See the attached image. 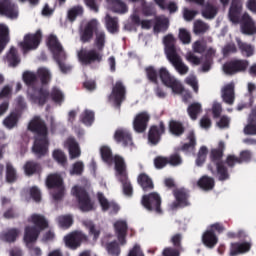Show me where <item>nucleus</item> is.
<instances>
[{
	"label": "nucleus",
	"mask_w": 256,
	"mask_h": 256,
	"mask_svg": "<svg viewBox=\"0 0 256 256\" xmlns=\"http://www.w3.org/2000/svg\"><path fill=\"white\" fill-rule=\"evenodd\" d=\"M49 97H51L54 103H58L59 105L65 101V96L63 95V92L59 90V88H53L51 93L49 92Z\"/></svg>",
	"instance_id": "bf43d9fd"
},
{
	"label": "nucleus",
	"mask_w": 256,
	"mask_h": 256,
	"mask_svg": "<svg viewBox=\"0 0 256 256\" xmlns=\"http://www.w3.org/2000/svg\"><path fill=\"white\" fill-rule=\"evenodd\" d=\"M170 243H172L173 247H175L176 249H180V251H182L183 249V234L181 233H176L174 235H172V237L170 238Z\"/></svg>",
	"instance_id": "680f3d73"
},
{
	"label": "nucleus",
	"mask_w": 256,
	"mask_h": 256,
	"mask_svg": "<svg viewBox=\"0 0 256 256\" xmlns=\"http://www.w3.org/2000/svg\"><path fill=\"white\" fill-rule=\"evenodd\" d=\"M52 157L54 161L58 162L59 165H62V167H65L67 165V156L65 155V152H63L62 150H54L52 153Z\"/></svg>",
	"instance_id": "13d9d810"
},
{
	"label": "nucleus",
	"mask_w": 256,
	"mask_h": 256,
	"mask_svg": "<svg viewBox=\"0 0 256 256\" xmlns=\"http://www.w3.org/2000/svg\"><path fill=\"white\" fill-rule=\"evenodd\" d=\"M77 57L81 65L86 67L89 65H95V63H101L103 61V53L97 49H85L82 48L77 53Z\"/></svg>",
	"instance_id": "0eeeda50"
},
{
	"label": "nucleus",
	"mask_w": 256,
	"mask_h": 256,
	"mask_svg": "<svg viewBox=\"0 0 256 256\" xmlns=\"http://www.w3.org/2000/svg\"><path fill=\"white\" fill-rule=\"evenodd\" d=\"M202 243L208 249H213V248H215V245H217L219 243V237H217V234H215V232H213V230L207 229L202 234Z\"/></svg>",
	"instance_id": "cd10ccee"
},
{
	"label": "nucleus",
	"mask_w": 256,
	"mask_h": 256,
	"mask_svg": "<svg viewBox=\"0 0 256 256\" xmlns=\"http://www.w3.org/2000/svg\"><path fill=\"white\" fill-rule=\"evenodd\" d=\"M54 60L56 61L61 73H64V75H67V73H71L73 66L65 62L67 61L66 53L55 54Z\"/></svg>",
	"instance_id": "7c9ffc66"
},
{
	"label": "nucleus",
	"mask_w": 256,
	"mask_h": 256,
	"mask_svg": "<svg viewBox=\"0 0 256 256\" xmlns=\"http://www.w3.org/2000/svg\"><path fill=\"white\" fill-rule=\"evenodd\" d=\"M208 30H209V26L205 22L201 20H197L196 22H194V33L196 35L207 33Z\"/></svg>",
	"instance_id": "052dcab7"
},
{
	"label": "nucleus",
	"mask_w": 256,
	"mask_h": 256,
	"mask_svg": "<svg viewBox=\"0 0 256 256\" xmlns=\"http://www.w3.org/2000/svg\"><path fill=\"white\" fill-rule=\"evenodd\" d=\"M39 235H41V232L37 229V227L26 226L24 229V243H26V245L36 243V241L39 239Z\"/></svg>",
	"instance_id": "bb28decb"
},
{
	"label": "nucleus",
	"mask_w": 256,
	"mask_h": 256,
	"mask_svg": "<svg viewBox=\"0 0 256 256\" xmlns=\"http://www.w3.org/2000/svg\"><path fill=\"white\" fill-rule=\"evenodd\" d=\"M116 109H121L124 101L127 99V86L122 80H117L112 84V91L108 97Z\"/></svg>",
	"instance_id": "423d86ee"
},
{
	"label": "nucleus",
	"mask_w": 256,
	"mask_h": 256,
	"mask_svg": "<svg viewBox=\"0 0 256 256\" xmlns=\"http://www.w3.org/2000/svg\"><path fill=\"white\" fill-rule=\"evenodd\" d=\"M6 59L11 67H17V65L21 63L17 48L11 47L9 52L7 53Z\"/></svg>",
	"instance_id": "de8ad7c7"
},
{
	"label": "nucleus",
	"mask_w": 256,
	"mask_h": 256,
	"mask_svg": "<svg viewBox=\"0 0 256 256\" xmlns=\"http://www.w3.org/2000/svg\"><path fill=\"white\" fill-rule=\"evenodd\" d=\"M197 185L200 189H203V191H212L215 187V179L204 175L198 180Z\"/></svg>",
	"instance_id": "58836bf2"
},
{
	"label": "nucleus",
	"mask_w": 256,
	"mask_h": 256,
	"mask_svg": "<svg viewBox=\"0 0 256 256\" xmlns=\"http://www.w3.org/2000/svg\"><path fill=\"white\" fill-rule=\"evenodd\" d=\"M161 195L157 192H152L149 194H145L142 196L141 205L147 211H154L157 215H161L163 213V209H161Z\"/></svg>",
	"instance_id": "6e6552de"
},
{
	"label": "nucleus",
	"mask_w": 256,
	"mask_h": 256,
	"mask_svg": "<svg viewBox=\"0 0 256 256\" xmlns=\"http://www.w3.org/2000/svg\"><path fill=\"white\" fill-rule=\"evenodd\" d=\"M20 235L21 230L19 228H8L0 233V241L4 243H15Z\"/></svg>",
	"instance_id": "4be33fe9"
},
{
	"label": "nucleus",
	"mask_w": 256,
	"mask_h": 256,
	"mask_svg": "<svg viewBox=\"0 0 256 256\" xmlns=\"http://www.w3.org/2000/svg\"><path fill=\"white\" fill-rule=\"evenodd\" d=\"M107 3L109 5H111L112 7V11H114V13H127L128 9H127V4H125V2L121 1V0H106Z\"/></svg>",
	"instance_id": "49530a36"
},
{
	"label": "nucleus",
	"mask_w": 256,
	"mask_h": 256,
	"mask_svg": "<svg viewBox=\"0 0 256 256\" xmlns=\"http://www.w3.org/2000/svg\"><path fill=\"white\" fill-rule=\"evenodd\" d=\"M46 187L49 189H57L63 187V178L59 174H50L46 178Z\"/></svg>",
	"instance_id": "e433bc0d"
},
{
	"label": "nucleus",
	"mask_w": 256,
	"mask_h": 256,
	"mask_svg": "<svg viewBox=\"0 0 256 256\" xmlns=\"http://www.w3.org/2000/svg\"><path fill=\"white\" fill-rule=\"evenodd\" d=\"M80 121L84 125H88V127H91V125H93V122L95 121V112L87 109L84 110L80 116Z\"/></svg>",
	"instance_id": "864d4df0"
},
{
	"label": "nucleus",
	"mask_w": 256,
	"mask_h": 256,
	"mask_svg": "<svg viewBox=\"0 0 256 256\" xmlns=\"http://www.w3.org/2000/svg\"><path fill=\"white\" fill-rule=\"evenodd\" d=\"M19 175H17V169L13 166L11 162L6 163V183H17Z\"/></svg>",
	"instance_id": "ea45409f"
},
{
	"label": "nucleus",
	"mask_w": 256,
	"mask_h": 256,
	"mask_svg": "<svg viewBox=\"0 0 256 256\" xmlns=\"http://www.w3.org/2000/svg\"><path fill=\"white\" fill-rule=\"evenodd\" d=\"M225 153V142L220 141L218 147L211 149L210 151V163L208 164V171L212 173L214 177H217L218 181H229L231 174H229V168L223 161V155Z\"/></svg>",
	"instance_id": "7ed1b4c3"
},
{
	"label": "nucleus",
	"mask_w": 256,
	"mask_h": 256,
	"mask_svg": "<svg viewBox=\"0 0 256 256\" xmlns=\"http://www.w3.org/2000/svg\"><path fill=\"white\" fill-rule=\"evenodd\" d=\"M29 195L31 199L35 201V203H41V190L37 186H32L29 189Z\"/></svg>",
	"instance_id": "338daca9"
},
{
	"label": "nucleus",
	"mask_w": 256,
	"mask_h": 256,
	"mask_svg": "<svg viewBox=\"0 0 256 256\" xmlns=\"http://www.w3.org/2000/svg\"><path fill=\"white\" fill-rule=\"evenodd\" d=\"M73 197L76 198L78 208L82 213H89L95 211V202L91 199V195L87 192L85 187L74 186L71 191Z\"/></svg>",
	"instance_id": "39448f33"
},
{
	"label": "nucleus",
	"mask_w": 256,
	"mask_h": 256,
	"mask_svg": "<svg viewBox=\"0 0 256 256\" xmlns=\"http://www.w3.org/2000/svg\"><path fill=\"white\" fill-rule=\"evenodd\" d=\"M21 118V113L15 110L12 111L4 120L3 125L6 129H15L19 124V119Z\"/></svg>",
	"instance_id": "72a5a7b5"
},
{
	"label": "nucleus",
	"mask_w": 256,
	"mask_h": 256,
	"mask_svg": "<svg viewBox=\"0 0 256 256\" xmlns=\"http://www.w3.org/2000/svg\"><path fill=\"white\" fill-rule=\"evenodd\" d=\"M165 131L166 128L163 121H161L159 125L150 126L148 131V143L153 146L159 145V143H161V137L165 135Z\"/></svg>",
	"instance_id": "f8f14e48"
},
{
	"label": "nucleus",
	"mask_w": 256,
	"mask_h": 256,
	"mask_svg": "<svg viewBox=\"0 0 256 256\" xmlns=\"http://www.w3.org/2000/svg\"><path fill=\"white\" fill-rule=\"evenodd\" d=\"M162 256H181V250L174 246H169L163 249Z\"/></svg>",
	"instance_id": "774afa93"
},
{
	"label": "nucleus",
	"mask_w": 256,
	"mask_h": 256,
	"mask_svg": "<svg viewBox=\"0 0 256 256\" xmlns=\"http://www.w3.org/2000/svg\"><path fill=\"white\" fill-rule=\"evenodd\" d=\"M163 43L167 59L178 55L177 48H175V37L173 36V34H168L164 36Z\"/></svg>",
	"instance_id": "5701e85b"
},
{
	"label": "nucleus",
	"mask_w": 256,
	"mask_h": 256,
	"mask_svg": "<svg viewBox=\"0 0 256 256\" xmlns=\"http://www.w3.org/2000/svg\"><path fill=\"white\" fill-rule=\"evenodd\" d=\"M105 249L108 255L111 256H120L121 255V246H119L118 241L108 242L105 245Z\"/></svg>",
	"instance_id": "3c124183"
},
{
	"label": "nucleus",
	"mask_w": 256,
	"mask_h": 256,
	"mask_svg": "<svg viewBox=\"0 0 256 256\" xmlns=\"http://www.w3.org/2000/svg\"><path fill=\"white\" fill-rule=\"evenodd\" d=\"M137 181H138V185H140L144 193L153 191L155 189V184L153 183V179H151L149 175H147L146 173L139 174Z\"/></svg>",
	"instance_id": "c756f323"
},
{
	"label": "nucleus",
	"mask_w": 256,
	"mask_h": 256,
	"mask_svg": "<svg viewBox=\"0 0 256 256\" xmlns=\"http://www.w3.org/2000/svg\"><path fill=\"white\" fill-rule=\"evenodd\" d=\"M26 177H33V175H41L43 173V166L35 160H28L23 166Z\"/></svg>",
	"instance_id": "6ab92c4d"
},
{
	"label": "nucleus",
	"mask_w": 256,
	"mask_h": 256,
	"mask_svg": "<svg viewBox=\"0 0 256 256\" xmlns=\"http://www.w3.org/2000/svg\"><path fill=\"white\" fill-rule=\"evenodd\" d=\"M168 61L173 65L174 69L179 72L180 75H187L189 73V66L183 63V59L179 54L171 56L168 58Z\"/></svg>",
	"instance_id": "a878e982"
},
{
	"label": "nucleus",
	"mask_w": 256,
	"mask_h": 256,
	"mask_svg": "<svg viewBox=\"0 0 256 256\" xmlns=\"http://www.w3.org/2000/svg\"><path fill=\"white\" fill-rule=\"evenodd\" d=\"M22 79L28 87V97L32 103L43 107L47 101H49V91L47 88L40 87L37 89V74L31 71H26L23 73Z\"/></svg>",
	"instance_id": "20e7f679"
},
{
	"label": "nucleus",
	"mask_w": 256,
	"mask_h": 256,
	"mask_svg": "<svg viewBox=\"0 0 256 256\" xmlns=\"http://www.w3.org/2000/svg\"><path fill=\"white\" fill-rule=\"evenodd\" d=\"M255 27V21L249 15V13L245 12L240 20V29L243 35H253V29Z\"/></svg>",
	"instance_id": "412c9836"
},
{
	"label": "nucleus",
	"mask_w": 256,
	"mask_h": 256,
	"mask_svg": "<svg viewBox=\"0 0 256 256\" xmlns=\"http://www.w3.org/2000/svg\"><path fill=\"white\" fill-rule=\"evenodd\" d=\"M28 131L34 133V145L32 151L37 159L45 157L49 153V128L41 116H34L28 124Z\"/></svg>",
	"instance_id": "f257e3e1"
},
{
	"label": "nucleus",
	"mask_w": 256,
	"mask_h": 256,
	"mask_svg": "<svg viewBox=\"0 0 256 256\" xmlns=\"http://www.w3.org/2000/svg\"><path fill=\"white\" fill-rule=\"evenodd\" d=\"M237 44L241 54L244 57H253V55L255 54V47L253 45L242 42L241 40H239Z\"/></svg>",
	"instance_id": "c03bdc74"
},
{
	"label": "nucleus",
	"mask_w": 256,
	"mask_h": 256,
	"mask_svg": "<svg viewBox=\"0 0 256 256\" xmlns=\"http://www.w3.org/2000/svg\"><path fill=\"white\" fill-rule=\"evenodd\" d=\"M251 251V243L249 242H234L230 244V256L243 255V253H249Z\"/></svg>",
	"instance_id": "b1692460"
},
{
	"label": "nucleus",
	"mask_w": 256,
	"mask_h": 256,
	"mask_svg": "<svg viewBox=\"0 0 256 256\" xmlns=\"http://www.w3.org/2000/svg\"><path fill=\"white\" fill-rule=\"evenodd\" d=\"M241 13H243V0H232L228 12V17L232 23L241 21Z\"/></svg>",
	"instance_id": "dca6fc26"
},
{
	"label": "nucleus",
	"mask_w": 256,
	"mask_h": 256,
	"mask_svg": "<svg viewBox=\"0 0 256 256\" xmlns=\"http://www.w3.org/2000/svg\"><path fill=\"white\" fill-rule=\"evenodd\" d=\"M84 10L83 6L76 5L68 9L67 11V19L70 23H75L77 21V17L83 16Z\"/></svg>",
	"instance_id": "a19ab883"
},
{
	"label": "nucleus",
	"mask_w": 256,
	"mask_h": 256,
	"mask_svg": "<svg viewBox=\"0 0 256 256\" xmlns=\"http://www.w3.org/2000/svg\"><path fill=\"white\" fill-rule=\"evenodd\" d=\"M13 93V88L9 85H5L0 91V103L1 101H8L11 99V95Z\"/></svg>",
	"instance_id": "0e129e2a"
},
{
	"label": "nucleus",
	"mask_w": 256,
	"mask_h": 256,
	"mask_svg": "<svg viewBox=\"0 0 256 256\" xmlns=\"http://www.w3.org/2000/svg\"><path fill=\"white\" fill-rule=\"evenodd\" d=\"M169 131L172 133V135H175V137H181V135L185 133V127H183L181 122L172 120L169 123Z\"/></svg>",
	"instance_id": "09e8293b"
},
{
	"label": "nucleus",
	"mask_w": 256,
	"mask_h": 256,
	"mask_svg": "<svg viewBox=\"0 0 256 256\" xmlns=\"http://www.w3.org/2000/svg\"><path fill=\"white\" fill-rule=\"evenodd\" d=\"M58 223L60 227H63L64 229H69L71 225H73V216L71 215H64L58 217Z\"/></svg>",
	"instance_id": "e2e57ef3"
},
{
	"label": "nucleus",
	"mask_w": 256,
	"mask_h": 256,
	"mask_svg": "<svg viewBox=\"0 0 256 256\" xmlns=\"http://www.w3.org/2000/svg\"><path fill=\"white\" fill-rule=\"evenodd\" d=\"M222 99L227 105H233L235 103V83L230 82L222 89Z\"/></svg>",
	"instance_id": "393cba45"
},
{
	"label": "nucleus",
	"mask_w": 256,
	"mask_h": 256,
	"mask_svg": "<svg viewBox=\"0 0 256 256\" xmlns=\"http://www.w3.org/2000/svg\"><path fill=\"white\" fill-rule=\"evenodd\" d=\"M249 69V62L245 59H232L223 65V71L226 75H237L245 73Z\"/></svg>",
	"instance_id": "9d476101"
},
{
	"label": "nucleus",
	"mask_w": 256,
	"mask_h": 256,
	"mask_svg": "<svg viewBox=\"0 0 256 256\" xmlns=\"http://www.w3.org/2000/svg\"><path fill=\"white\" fill-rule=\"evenodd\" d=\"M98 203L101 206L102 211L105 213L109 209V205H111V202L105 197V195L101 192L97 194Z\"/></svg>",
	"instance_id": "69168bd1"
},
{
	"label": "nucleus",
	"mask_w": 256,
	"mask_h": 256,
	"mask_svg": "<svg viewBox=\"0 0 256 256\" xmlns=\"http://www.w3.org/2000/svg\"><path fill=\"white\" fill-rule=\"evenodd\" d=\"M41 39H43V34L41 33V30H37L35 34H26L24 36V41L20 43V46L24 51H31L39 47Z\"/></svg>",
	"instance_id": "9b49d317"
},
{
	"label": "nucleus",
	"mask_w": 256,
	"mask_h": 256,
	"mask_svg": "<svg viewBox=\"0 0 256 256\" xmlns=\"http://www.w3.org/2000/svg\"><path fill=\"white\" fill-rule=\"evenodd\" d=\"M97 30V20L89 21L84 29L80 32V41L82 43H91L93 40V35H95V31Z\"/></svg>",
	"instance_id": "f3484780"
},
{
	"label": "nucleus",
	"mask_w": 256,
	"mask_h": 256,
	"mask_svg": "<svg viewBox=\"0 0 256 256\" xmlns=\"http://www.w3.org/2000/svg\"><path fill=\"white\" fill-rule=\"evenodd\" d=\"M151 116L147 112L138 113L133 120V129L136 133H145L149 125Z\"/></svg>",
	"instance_id": "4468645a"
},
{
	"label": "nucleus",
	"mask_w": 256,
	"mask_h": 256,
	"mask_svg": "<svg viewBox=\"0 0 256 256\" xmlns=\"http://www.w3.org/2000/svg\"><path fill=\"white\" fill-rule=\"evenodd\" d=\"M114 140L116 143H122L123 147H129L133 145V137H131V133H129L127 129L124 128H120L115 131Z\"/></svg>",
	"instance_id": "aec40b11"
},
{
	"label": "nucleus",
	"mask_w": 256,
	"mask_h": 256,
	"mask_svg": "<svg viewBox=\"0 0 256 256\" xmlns=\"http://www.w3.org/2000/svg\"><path fill=\"white\" fill-rule=\"evenodd\" d=\"M169 29V18H157L154 24L156 33H165Z\"/></svg>",
	"instance_id": "8fccbe9b"
},
{
	"label": "nucleus",
	"mask_w": 256,
	"mask_h": 256,
	"mask_svg": "<svg viewBox=\"0 0 256 256\" xmlns=\"http://www.w3.org/2000/svg\"><path fill=\"white\" fill-rule=\"evenodd\" d=\"M88 241L89 238L86 234L79 230L73 231L64 237V243L68 249H71V251H76V249H79L83 243H87Z\"/></svg>",
	"instance_id": "1a4fd4ad"
},
{
	"label": "nucleus",
	"mask_w": 256,
	"mask_h": 256,
	"mask_svg": "<svg viewBox=\"0 0 256 256\" xmlns=\"http://www.w3.org/2000/svg\"><path fill=\"white\" fill-rule=\"evenodd\" d=\"M105 25L108 33L115 34L119 31V18L106 14Z\"/></svg>",
	"instance_id": "c9c22d12"
},
{
	"label": "nucleus",
	"mask_w": 256,
	"mask_h": 256,
	"mask_svg": "<svg viewBox=\"0 0 256 256\" xmlns=\"http://www.w3.org/2000/svg\"><path fill=\"white\" fill-rule=\"evenodd\" d=\"M0 15H4L8 19H17L19 13L15 3L12 0H0Z\"/></svg>",
	"instance_id": "2eb2a0df"
},
{
	"label": "nucleus",
	"mask_w": 256,
	"mask_h": 256,
	"mask_svg": "<svg viewBox=\"0 0 256 256\" xmlns=\"http://www.w3.org/2000/svg\"><path fill=\"white\" fill-rule=\"evenodd\" d=\"M47 45L49 49L52 51L54 58H55V55H60V53H65V51H63V46H61V43L59 42V39L57 38V36L53 34H51L48 37Z\"/></svg>",
	"instance_id": "f704fd0d"
},
{
	"label": "nucleus",
	"mask_w": 256,
	"mask_h": 256,
	"mask_svg": "<svg viewBox=\"0 0 256 256\" xmlns=\"http://www.w3.org/2000/svg\"><path fill=\"white\" fill-rule=\"evenodd\" d=\"M187 139L189 143H184L178 151H183L184 153H189V151H195V146L197 145V140L195 139V133L190 132Z\"/></svg>",
	"instance_id": "a18cd8bd"
},
{
	"label": "nucleus",
	"mask_w": 256,
	"mask_h": 256,
	"mask_svg": "<svg viewBox=\"0 0 256 256\" xmlns=\"http://www.w3.org/2000/svg\"><path fill=\"white\" fill-rule=\"evenodd\" d=\"M36 76L38 80L40 79L42 85H49V82L51 81V72H49V70L46 68H39Z\"/></svg>",
	"instance_id": "5fc2aeb1"
},
{
	"label": "nucleus",
	"mask_w": 256,
	"mask_h": 256,
	"mask_svg": "<svg viewBox=\"0 0 256 256\" xmlns=\"http://www.w3.org/2000/svg\"><path fill=\"white\" fill-rule=\"evenodd\" d=\"M115 234L120 245H125L127 243V231L129 227L127 226V222L125 220H118L114 223Z\"/></svg>",
	"instance_id": "a211bd4d"
},
{
	"label": "nucleus",
	"mask_w": 256,
	"mask_h": 256,
	"mask_svg": "<svg viewBox=\"0 0 256 256\" xmlns=\"http://www.w3.org/2000/svg\"><path fill=\"white\" fill-rule=\"evenodd\" d=\"M187 113L192 121H197L199 115L203 113V106L199 102H193L188 106Z\"/></svg>",
	"instance_id": "4c0bfd02"
},
{
	"label": "nucleus",
	"mask_w": 256,
	"mask_h": 256,
	"mask_svg": "<svg viewBox=\"0 0 256 256\" xmlns=\"http://www.w3.org/2000/svg\"><path fill=\"white\" fill-rule=\"evenodd\" d=\"M100 154L104 163H113L115 158H113V152L111 151V148L108 146H102L100 149Z\"/></svg>",
	"instance_id": "4d7b16f0"
},
{
	"label": "nucleus",
	"mask_w": 256,
	"mask_h": 256,
	"mask_svg": "<svg viewBox=\"0 0 256 256\" xmlns=\"http://www.w3.org/2000/svg\"><path fill=\"white\" fill-rule=\"evenodd\" d=\"M66 145L68 147L70 159H77L81 157V148H79V143L75 138H68L66 140Z\"/></svg>",
	"instance_id": "2f4dec72"
},
{
	"label": "nucleus",
	"mask_w": 256,
	"mask_h": 256,
	"mask_svg": "<svg viewBox=\"0 0 256 256\" xmlns=\"http://www.w3.org/2000/svg\"><path fill=\"white\" fill-rule=\"evenodd\" d=\"M7 43H9V28L4 24H0V53H3Z\"/></svg>",
	"instance_id": "79ce46f5"
},
{
	"label": "nucleus",
	"mask_w": 256,
	"mask_h": 256,
	"mask_svg": "<svg viewBox=\"0 0 256 256\" xmlns=\"http://www.w3.org/2000/svg\"><path fill=\"white\" fill-rule=\"evenodd\" d=\"M115 171L119 177H128L127 175V164L125 159L119 155L114 156Z\"/></svg>",
	"instance_id": "473e14b6"
},
{
	"label": "nucleus",
	"mask_w": 256,
	"mask_h": 256,
	"mask_svg": "<svg viewBox=\"0 0 256 256\" xmlns=\"http://www.w3.org/2000/svg\"><path fill=\"white\" fill-rule=\"evenodd\" d=\"M95 40L94 45L97 48V51L103 52L105 49V43L107 41V36L105 34V31H96L95 32Z\"/></svg>",
	"instance_id": "37998d69"
},
{
	"label": "nucleus",
	"mask_w": 256,
	"mask_h": 256,
	"mask_svg": "<svg viewBox=\"0 0 256 256\" xmlns=\"http://www.w3.org/2000/svg\"><path fill=\"white\" fill-rule=\"evenodd\" d=\"M202 16L204 19H215L217 16V7L213 4H207L205 9L202 10Z\"/></svg>",
	"instance_id": "6e6d98bb"
},
{
	"label": "nucleus",
	"mask_w": 256,
	"mask_h": 256,
	"mask_svg": "<svg viewBox=\"0 0 256 256\" xmlns=\"http://www.w3.org/2000/svg\"><path fill=\"white\" fill-rule=\"evenodd\" d=\"M118 179L120 183H122V189H123L124 195H126L127 197H131L133 195V186L129 181V176L119 177Z\"/></svg>",
	"instance_id": "603ef678"
},
{
	"label": "nucleus",
	"mask_w": 256,
	"mask_h": 256,
	"mask_svg": "<svg viewBox=\"0 0 256 256\" xmlns=\"http://www.w3.org/2000/svg\"><path fill=\"white\" fill-rule=\"evenodd\" d=\"M173 195L175 197V201L171 203V209H181L183 207H189V192L187 190L175 189L173 190Z\"/></svg>",
	"instance_id": "ddd939ff"
},
{
	"label": "nucleus",
	"mask_w": 256,
	"mask_h": 256,
	"mask_svg": "<svg viewBox=\"0 0 256 256\" xmlns=\"http://www.w3.org/2000/svg\"><path fill=\"white\" fill-rule=\"evenodd\" d=\"M29 223H33L34 226L38 231H45L49 227V222L45 218V216L41 214H32L30 219H28Z\"/></svg>",
	"instance_id": "c85d7f7f"
},
{
	"label": "nucleus",
	"mask_w": 256,
	"mask_h": 256,
	"mask_svg": "<svg viewBox=\"0 0 256 256\" xmlns=\"http://www.w3.org/2000/svg\"><path fill=\"white\" fill-rule=\"evenodd\" d=\"M145 73L148 81H150V83H154V85H159L160 77L163 85L172 89L173 93H176V95H181V93L185 91L183 84L175 79L174 76H171V73H169V70L165 67H161L159 71H157L155 67L148 66L145 68Z\"/></svg>",
	"instance_id": "f03ea898"
}]
</instances>
